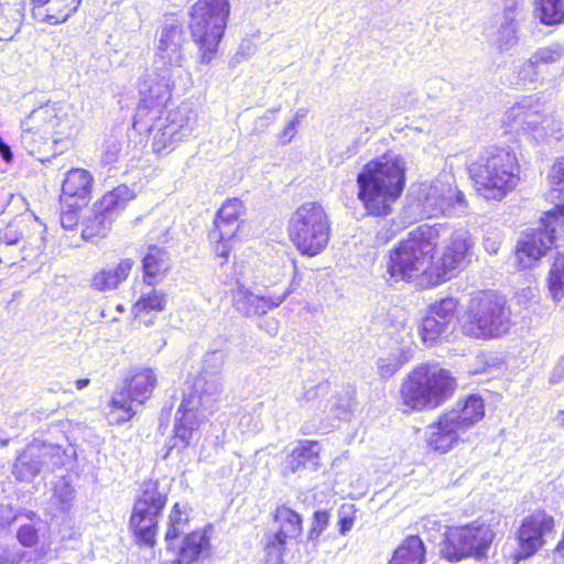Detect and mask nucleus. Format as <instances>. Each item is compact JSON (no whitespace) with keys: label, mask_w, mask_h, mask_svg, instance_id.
<instances>
[{"label":"nucleus","mask_w":564,"mask_h":564,"mask_svg":"<svg viewBox=\"0 0 564 564\" xmlns=\"http://www.w3.org/2000/svg\"><path fill=\"white\" fill-rule=\"evenodd\" d=\"M0 156L7 163H10L13 160V153L11 151V148L6 142L0 148Z\"/></svg>","instance_id":"obj_58"},{"label":"nucleus","mask_w":564,"mask_h":564,"mask_svg":"<svg viewBox=\"0 0 564 564\" xmlns=\"http://www.w3.org/2000/svg\"><path fill=\"white\" fill-rule=\"evenodd\" d=\"M41 445V459L43 462V469L54 471L61 468L65 463V453L59 446L52 444L40 443Z\"/></svg>","instance_id":"obj_43"},{"label":"nucleus","mask_w":564,"mask_h":564,"mask_svg":"<svg viewBox=\"0 0 564 564\" xmlns=\"http://www.w3.org/2000/svg\"><path fill=\"white\" fill-rule=\"evenodd\" d=\"M82 207H63L62 206V212H61V225L63 228L65 229H74L77 224H78V214L77 212Z\"/></svg>","instance_id":"obj_51"},{"label":"nucleus","mask_w":564,"mask_h":564,"mask_svg":"<svg viewBox=\"0 0 564 564\" xmlns=\"http://www.w3.org/2000/svg\"><path fill=\"white\" fill-rule=\"evenodd\" d=\"M19 517V510L14 509L11 505H0V527L6 528L11 525Z\"/></svg>","instance_id":"obj_54"},{"label":"nucleus","mask_w":564,"mask_h":564,"mask_svg":"<svg viewBox=\"0 0 564 564\" xmlns=\"http://www.w3.org/2000/svg\"><path fill=\"white\" fill-rule=\"evenodd\" d=\"M300 123L299 113H295L294 118L288 122L285 128L279 134V141L281 144H288L294 138L297 126Z\"/></svg>","instance_id":"obj_53"},{"label":"nucleus","mask_w":564,"mask_h":564,"mask_svg":"<svg viewBox=\"0 0 564 564\" xmlns=\"http://www.w3.org/2000/svg\"><path fill=\"white\" fill-rule=\"evenodd\" d=\"M415 197L422 216L427 218L468 212V202L451 174L444 173L420 184Z\"/></svg>","instance_id":"obj_12"},{"label":"nucleus","mask_w":564,"mask_h":564,"mask_svg":"<svg viewBox=\"0 0 564 564\" xmlns=\"http://www.w3.org/2000/svg\"><path fill=\"white\" fill-rule=\"evenodd\" d=\"M10 7L9 0H0V13L7 11Z\"/></svg>","instance_id":"obj_63"},{"label":"nucleus","mask_w":564,"mask_h":564,"mask_svg":"<svg viewBox=\"0 0 564 564\" xmlns=\"http://www.w3.org/2000/svg\"><path fill=\"white\" fill-rule=\"evenodd\" d=\"M185 42L183 25L177 21L165 22L159 32L158 52L154 61L155 72L147 74L141 79L156 76L162 69H169L174 83L175 69L184 62L183 44Z\"/></svg>","instance_id":"obj_18"},{"label":"nucleus","mask_w":564,"mask_h":564,"mask_svg":"<svg viewBox=\"0 0 564 564\" xmlns=\"http://www.w3.org/2000/svg\"><path fill=\"white\" fill-rule=\"evenodd\" d=\"M245 206L238 198L227 199L219 208L214 220V228L210 229L208 237L214 246L217 257L224 262L229 257L232 247V239L239 229V217L243 214Z\"/></svg>","instance_id":"obj_19"},{"label":"nucleus","mask_w":564,"mask_h":564,"mask_svg":"<svg viewBox=\"0 0 564 564\" xmlns=\"http://www.w3.org/2000/svg\"><path fill=\"white\" fill-rule=\"evenodd\" d=\"M485 415V403L480 395L470 394L459 400L455 408L440 416L426 432L429 446L442 453L451 451Z\"/></svg>","instance_id":"obj_7"},{"label":"nucleus","mask_w":564,"mask_h":564,"mask_svg":"<svg viewBox=\"0 0 564 564\" xmlns=\"http://www.w3.org/2000/svg\"><path fill=\"white\" fill-rule=\"evenodd\" d=\"M132 265V260L123 259L116 268L104 269L97 272L91 279V286L100 292L117 289L118 285L128 278Z\"/></svg>","instance_id":"obj_29"},{"label":"nucleus","mask_w":564,"mask_h":564,"mask_svg":"<svg viewBox=\"0 0 564 564\" xmlns=\"http://www.w3.org/2000/svg\"><path fill=\"white\" fill-rule=\"evenodd\" d=\"M453 328L446 324V322H442L437 319L435 315L427 314L420 326V335L422 341L425 346L432 347L438 340L446 338Z\"/></svg>","instance_id":"obj_32"},{"label":"nucleus","mask_w":564,"mask_h":564,"mask_svg":"<svg viewBox=\"0 0 564 564\" xmlns=\"http://www.w3.org/2000/svg\"><path fill=\"white\" fill-rule=\"evenodd\" d=\"M535 13L545 25L561 23L564 20V0H536Z\"/></svg>","instance_id":"obj_35"},{"label":"nucleus","mask_w":564,"mask_h":564,"mask_svg":"<svg viewBox=\"0 0 564 564\" xmlns=\"http://www.w3.org/2000/svg\"><path fill=\"white\" fill-rule=\"evenodd\" d=\"M17 538L23 546L31 547L39 540L37 530L32 524H23L19 528Z\"/></svg>","instance_id":"obj_49"},{"label":"nucleus","mask_w":564,"mask_h":564,"mask_svg":"<svg viewBox=\"0 0 564 564\" xmlns=\"http://www.w3.org/2000/svg\"><path fill=\"white\" fill-rule=\"evenodd\" d=\"M230 13L229 0H197L189 11V30L200 51V62L208 64L224 36Z\"/></svg>","instance_id":"obj_9"},{"label":"nucleus","mask_w":564,"mask_h":564,"mask_svg":"<svg viewBox=\"0 0 564 564\" xmlns=\"http://www.w3.org/2000/svg\"><path fill=\"white\" fill-rule=\"evenodd\" d=\"M279 109L268 110L261 118H259L260 122H263L261 126L270 124L276 118V112Z\"/></svg>","instance_id":"obj_59"},{"label":"nucleus","mask_w":564,"mask_h":564,"mask_svg":"<svg viewBox=\"0 0 564 564\" xmlns=\"http://www.w3.org/2000/svg\"><path fill=\"white\" fill-rule=\"evenodd\" d=\"M425 561V547L416 535L406 538L394 551L388 564H423Z\"/></svg>","instance_id":"obj_31"},{"label":"nucleus","mask_w":564,"mask_h":564,"mask_svg":"<svg viewBox=\"0 0 564 564\" xmlns=\"http://www.w3.org/2000/svg\"><path fill=\"white\" fill-rule=\"evenodd\" d=\"M460 327L463 334L471 338H497L509 330L510 312L501 297L481 293L470 299Z\"/></svg>","instance_id":"obj_10"},{"label":"nucleus","mask_w":564,"mask_h":564,"mask_svg":"<svg viewBox=\"0 0 564 564\" xmlns=\"http://www.w3.org/2000/svg\"><path fill=\"white\" fill-rule=\"evenodd\" d=\"M33 18L52 25L65 22L82 0H31Z\"/></svg>","instance_id":"obj_24"},{"label":"nucleus","mask_w":564,"mask_h":564,"mask_svg":"<svg viewBox=\"0 0 564 564\" xmlns=\"http://www.w3.org/2000/svg\"><path fill=\"white\" fill-rule=\"evenodd\" d=\"M563 378H564V360L562 359L557 364V366L554 368L552 377H551V381L553 383H555V382H558L560 380H562Z\"/></svg>","instance_id":"obj_56"},{"label":"nucleus","mask_w":564,"mask_h":564,"mask_svg":"<svg viewBox=\"0 0 564 564\" xmlns=\"http://www.w3.org/2000/svg\"><path fill=\"white\" fill-rule=\"evenodd\" d=\"M288 289L282 294L258 295L249 291L246 286L238 284L232 290V306L246 317L262 316L268 311L280 306L290 295Z\"/></svg>","instance_id":"obj_22"},{"label":"nucleus","mask_w":564,"mask_h":564,"mask_svg":"<svg viewBox=\"0 0 564 564\" xmlns=\"http://www.w3.org/2000/svg\"><path fill=\"white\" fill-rule=\"evenodd\" d=\"M457 388L451 371L436 364H423L413 369L400 389L402 402L409 410L435 409L452 398Z\"/></svg>","instance_id":"obj_6"},{"label":"nucleus","mask_w":564,"mask_h":564,"mask_svg":"<svg viewBox=\"0 0 564 564\" xmlns=\"http://www.w3.org/2000/svg\"><path fill=\"white\" fill-rule=\"evenodd\" d=\"M209 553V539L205 533L192 532L185 536L178 556L182 564H193Z\"/></svg>","instance_id":"obj_30"},{"label":"nucleus","mask_w":564,"mask_h":564,"mask_svg":"<svg viewBox=\"0 0 564 564\" xmlns=\"http://www.w3.org/2000/svg\"><path fill=\"white\" fill-rule=\"evenodd\" d=\"M474 241L470 232L448 224L421 225L388 256L387 272L394 282H410L434 268L432 273L449 280L470 261Z\"/></svg>","instance_id":"obj_1"},{"label":"nucleus","mask_w":564,"mask_h":564,"mask_svg":"<svg viewBox=\"0 0 564 564\" xmlns=\"http://www.w3.org/2000/svg\"><path fill=\"white\" fill-rule=\"evenodd\" d=\"M544 70L539 68L536 63H534L533 58L530 57L528 61L523 62L519 69V77L525 82H536L540 78H544Z\"/></svg>","instance_id":"obj_47"},{"label":"nucleus","mask_w":564,"mask_h":564,"mask_svg":"<svg viewBox=\"0 0 564 564\" xmlns=\"http://www.w3.org/2000/svg\"><path fill=\"white\" fill-rule=\"evenodd\" d=\"M457 305L458 301L456 299L447 296L430 305L427 314L435 315L437 319L446 322L448 326L454 328Z\"/></svg>","instance_id":"obj_40"},{"label":"nucleus","mask_w":564,"mask_h":564,"mask_svg":"<svg viewBox=\"0 0 564 564\" xmlns=\"http://www.w3.org/2000/svg\"><path fill=\"white\" fill-rule=\"evenodd\" d=\"M560 427H564V411L560 410L554 419Z\"/></svg>","instance_id":"obj_61"},{"label":"nucleus","mask_w":564,"mask_h":564,"mask_svg":"<svg viewBox=\"0 0 564 564\" xmlns=\"http://www.w3.org/2000/svg\"><path fill=\"white\" fill-rule=\"evenodd\" d=\"M192 509L187 503L176 502L170 513L169 528L165 533V540L171 541L178 538L186 529Z\"/></svg>","instance_id":"obj_34"},{"label":"nucleus","mask_w":564,"mask_h":564,"mask_svg":"<svg viewBox=\"0 0 564 564\" xmlns=\"http://www.w3.org/2000/svg\"><path fill=\"white\" fill-rule=\"evenodd\" d=\"M75 498L74 488L64 479L58 480L54 486L53 503H55L61 511H68Z\"/></svg>","instance_id":"obj_44"},{"label":"nucleus","mask_w":564,"mask_h":564,"mask_svg":"<svg viewBox=\"0 0 564 564\" xmlns=\"http://www.w3.org/2000/svg\"><path fill=\"white\" fill-rule=\"evenodd\" d=\"M166 503V492L158 481L142 485V494L137 499L130 518V525L140 542L152 546L155 543L158 516Z\"/></svg>","instance_id":"obj_14"},{"label":"nucleus","mask_w":564,"mask_h":564,"mask_svg":"<svg viewBox=\"0 0 564 564\" xmlns=\"http://www.w3.org/2000/svg\"><path fill=\"white\" fill-rule=\"evenodd\" d=\"M533 138L538 142H560L564 139L562 122L551 112L544 119L543 124L539 127Z\"/></svg>","instance_id":"obj_37"},{"label":"nucleus","mask_w":564,"mask_h":564,"mask_svg":"<svg viewBox=\"0 0 564 564\" xmlns=\"http://www.w3.org/2000/svg\"><path fill=\"white\" fill-rule=\"evenodd\" d=\"M405 184V160L387 152L368 162L357 176L358 199L368 215L387 216L400 197Z\"/></svg>","instance_id":"obj_4"},{"label":"nucleus","mask_w":564,"mask_h":564,"mask_svg":"<svg viewBox=\"0 0 564 564\" xmlns=\"http://www.w3.org/2000/svg\"><path fill=\"white\" fill-rule=\"evenodd\" d=\"M321 445L317 441L303 440L286 456V468L291 473H296L301 468L310 467L317 469L319 467Z\"/></svg>","instance_id":"obj_26"},{"label":"nucleus","mask_w":564,"mask_h":564,"mask_svg":"<svg viewBox=\"0 0 564 564\" xmlns=\"http://www.w3.org/2000/svg\"><path fill=\"white\" fill-rule=\"evenodd\" d=\"M90 380L89 379H78L76 382H75V387L77 390H83L85 389L86 387H88Z\"/></svg>","instance_id":"obj_60"},{"label":"nucleus","mask_w":564,"mask_h":564,"mask_svg":"<svg viewBox=\"0 0 564 564\" xmlns=\"http://www.w3.org/2000/svg\"><path fill=\"white\" fill-rule=\"evenodd\" d=\"M378 369L382 378L392 377L402 366L400 359L394 355L378 359Z\"/></svg>","instance_id":"obj_48"},{"label":"nucleus","mask_w":564,"mask_h":564,"mask_svg":"<svg viewBox=\"0 0 564 564\" xmlns=\"http://www.w3.org/2000/svg\"><path fill=\"white\" fill-rule=\"evenodd\" d=\"M502 1V18H513V20H521V13L523 9L524 1L521 0H511V1Z\"/></svg>","instance_id":"obj_52"},{"label":"nucleus","mask_w":564,"mask_h":564,"mask_svg":"<svg viewBox=\"0 0 564 564\" xmlns=\"http://www.w3.org/2000/svg\"><path fill=\"white\" fill-rule=\"evenodd\" d=\"M20 516H24V517H26L30 520H33V519L37 518L36 513L34 511H31V510L19 511V517Z\"/></svg>","instance_id":"obj_62"},{"label":"nucleus","mask_w":564,"mask_h":564,"mask_svg":"<svg viewBox=\"0 0 564 564\" xmlns=\"http://www.w3.org/2000/svg\"><path fill=\"white\" fill-rule=\"evenodd\" d=\"M22 147L34 154L48 142L58 143L72 130L70 118L59 102L47 101L33 109L20 123Z\"/></svg>","instance_id":"obj_8"},{"label":"nucleus","mask_w":564,"mask_h":564,"mask_svg":"<svg viewBox=\"0 0 564 564\" xmlns=\"http://www.w3.org/2000/svg\"><path fill=\"white\" fill-rule=\"evenodd\" d=\"M553 517L538 510L525 517L518 530V560H525L535 554L545 543V538L553 532Z\"/></svg>","instance_id":"obj_20"},{"label":"nucleus","mask_w":564,"mask_h":564,"mask_svg":"<svg viewBox=\"0 0 564 564\" xmlns=\"http://www.w3.org/2000/svg\"><path fill=\"white\" fill-rule=\"evenodd\" d=\"M144 281L153 285L161 280L171 268V260L164 248L149 246L142 259Z\"/></svg>","instance_id":"obj_27"},{"label":"nucleus","mask_w":564,"mask_h":564,"mask_svg":"<svg viewBox=\"0 0 564 564\" xmlns=\"http://www.w3.org/2000/svg\"><path fill=\"white\" fill-rule=\"evenodd\" d=\"M162 564H182V562H181V557L177 555L174 560L165 561Z\"/></svg>","instance_id":"obj_64"},{"label":"nucleus","mask_w":564,"mask_h":564,"mask_svg":"<svg viewBox=\"0 0 564 564\" xmlns=\"http://www.w3.org/2000/svg\"><path fill=\"white\" fill-rule=\"evenodd\" d=\"M22 23V15L18 9L8 8L0 13V42L10 41L19 32Z\"/></svg>","instance_id":"obj_39"},{"label":"nucleus","mask_w":564,"mask_h":564,"mask_svg":"<svg viewBox=\"0 0 564 564\" xmlns=\"http://www.w3.org/2000/svg\"><path fill=\"white\" fill-rule=\"evenodd\" d=\"M26 241L24 239V226L10 224L0 237V262L13 265L19 259L26 260Z\"/></svg>","instance_id":"obj_25"},{"label":"nucleus","mask_w":564,"mask_h":564,"mask_svg":"<svg viewBox=\"0 0 564 564\" xmlns=\"http://www.w3.org/2000/svg\"><path fill=\"white\" fill-rule=\"evenodd\" d=\"M520 21L521 20H513V18H502L494 39V45L497 50L507 52L518 45Z\"/></svg>","instance_id":"obj_33"},{"label":"nucleus","mask_w":564,"mask_h":564,"mask_svg":"<svg viewBox=\"0 0 564 564\" xmlns=\"http://www.w3.org/2000/svg\"><path fill=\"white\" fill-rule=\"evenodd\" d=\"M91 183L93 177L86 170H70L62 185L61 206H85L91 192Z\"/></svg>","instance_id":"obj_23"},{"label":"nucleus","mask_w":564,"mask_h":564,"mask_svg":"<svg viewBox=\"0 0 564 564\" xmlns=\"http://www.w3.org/2000/svg\"><path fill=\"white\" fill-rule=\"evenodd\" d=\"M338 516L339 532L341 535H346L351 530L355 522L352 506H343L338 512Z\"/></svg>","instance_id":"obj_50"},{"label":"nucleus","mask_w":564,"mask_h":564,"mask_svg":"<svg viewBox=\"0 0 564 564\" xmlns=\"http://www.w3.org/2000/svg\"><path fill=\"white\" fill-rule=\"evenodd\" d=\"M134 196V192L127 185H119L105 194L100 202L95 205L93 215L88 216L83 223V239L95 241L105 238L119 213Z\"/></svg>","instance_id":"obj_16"},{"label":"nucleus","mask_w":564,"mask_h":564,"mask_svg":"<svg viewBox=\"0 0 564 564\" xmlns=\"http://www.w3.org/2000/svg\"><path fill=\"white\" fill-rule=\"evenodd\" d=\"M549 112L546 102L540 97L525 96L508 108L502 123L511 129L523 130L533 137Z\"/></svg>","instance_id":"obj_21"},{"label":"nucleus","mask_w":564,"mask_h":564,"mask_svg":"<svg viewBox=\"0 0 564 564\" xmlns=\"http://www.w3.org/2000/svg\"><path fill=\"white\" fill-rule=\"evenodd\" d=\"M156 386V375L150 368L137 371L129 380L128 389L113 393L110 401L108 421L111 424H122L135 413L132 402L142 404L148 400Z\"/></svg>","instance_id":"obj_17"},{"label":"nucleus","mask_w":564,"mask_h":564,"mask_svg":"<svg viewBox=\"0 0 564 564\" xmlns=\"http://www.w3.org/2000/svg\"><path fill=\"white\" fill-rule=\"evenodd\" d=\"M15 556L8 549H0V564H14Z\"/></svg>","instance_id":"obj_57"},{"label":"nucleus","mask_w":564,"mask_h":564,"mask_svg":"<svg viewBox=\"0 0 564 564\" xmlns=\"http://www.w3.org/2000/svg\"><path fill=\"white\" fill-rule=\"evenodd\" d=\"M564 56V47L558 43H553L549 46L538 48L533 54L532 58L539 68L547 72L549 66L558 63Z\"/></svg>","instance_id":"obj_38"},{"label":"nucleus","mask_w":564,"mask_h":564,"mask_svg":"<svg viewBox=\"0 0 564 564\" xmlns=\"http://www.w3.org/2000/svg\"><path fill=\"white\" fill-rule=\"evenodd\" d=\"M225 352L213 350L205 354L202 371L193 384L183 392V399L175 414L174 436L169 443L167 454L174 449L182 453L198 434L200 424L213 414L223 392L221 369Z\"/></svg>","instance_id":"obj_3"},{"label":"nucleus","mask_w":564,"mask_h":564,"mask_svg":"<svg viewBox=\"0 0 564 564\" xmlns=\"http://www.w3.org/2000/svg\"><path fill=\"white\" fill-rule=\"evenodd\" d=\"M303 532L302 517L286 506L275 509L272 525L263 536L264 564H282L286 545Z\"/></svg>","instance_id":"obj_15"},{"label":"nucleus","mask_w":564,"mask_h":564,"mask_svg":"<svg viewBox=\"0 0 564 564\" xmlns=\"http://www.w3.org/2000/svg\"><path fill=\"white\" fill-rule=\"evenodd\" d=\"M41 470H43L41 445L32 443L18 457L13 466V475L21 481H30Z\"/></svg>","instance_id":"obj_28"},{"label":"nucleus","mask_w":564,"mask_h":564,"mask_svg":"<svg viewBox=\"0 0 564 564\" xmlns=\"http://www.w3.org/2000/svg\"><path fill=\"white\" fill-rule=\"evenodd\" d=\"M122 153V143L117 138H109L105 141L101 152V162L105 165L116 163Z\"/></svg>","instance_id":"obj_45"},{"label":"nucleus","mask_w":564,"mask_h":564,"mask_svg":"<svg viewBox=\"0 0 564 564\" xmlns=\"http://www.w3.org/2000/svg\"><path fill=\"white\" fill-rule=\"evenodd\" d=\"M329 234L330 224L319 204H303L290 219V239L302 254L314 257L321 253L328 245Z\"/></svg>","instance_id":"obj_11"},{"label":"nucleus","mask_w":564,"mask_h":564,"mask_svg":"<svg viewBox=\"0 0 564 564\" xmlns=\"http://www.w3.org/2000/svg\"><path fill=\"white\" fill-rule=\"evenodd\" d=\"M354 402V391L345 390L330 398L328 402L329 413L338 420H347L350 415Z\"/></svg>","instance_id":"obj_41"},{"label":"nucleus","mask_w":564,"mask_h":564,"mask_svg":"<svg viewBox=\"0 0 564 564\" xmlns=\"http://www.w3.org/2000/svg\"><path fill=\"white\" fill-rule=\"evenodd\" d=\"M259 327L265 330L270 336H275L279 330V322L274 318L265 319L259 324Z\"/></svg>","instance_id":"obj_55"},{"label":"nucleus","mask_w":564,"mask_h":564,"mask_svg":"<svg viewBox=\"0 0 564 564\" xmlns=\"http://www.w3.org/2000/svg\"><path fill=\"white\" fill-rule=\"evenodd\" d=\"M173 86L169 69L139 83L140 100L132 127L140 134H153L152 149L158 154L173 151L180 142L192 137L197 127L198 115L189 102L166 111Z\"/></svg>","instance_id":"obj_2"},{"label":"nucleus","mask_w":564,"mask_h":564,"mask_svg":"<svg viewBox=\"0 0 564 564\" xmlns=\"http://www.w3.org/2000/svg\"><path fill=\"white\" fill-rule=\"evenodd\" d=\"M329 521V513L324 510L314 512L312 527L308 531L307 538L311 541H315L327 528Z\"/></svg>","instance_id":"obj_46"},{"label":"nucleus","mask_w":564,"mask_h":564,"mask_svg":"<svg viewBox=\"0 0 564 564\" xmlns=\"http://www.w3.org/2000/svg\"><path fill=\"white\" fill-rule=\"evenodd\" d=\"M166 306V295L165 293L158 291V290H151L149 293H144L140 296V299L137 301L134 307L138 310V312H162L165 310Z\"/></svg>","instance_id":"obj_42"},{"label":"nucleus","mask_w":564,"mask_h":564,"mask_svg":"<svg viewBox=\"0 0 564 564\" xmlns=\"http://www.w3.org/2000/svg\"><path fill=\"white\" fill-rule=\"evenodd\" d=\"M478 195L487 200H501L520 180V164L510 147H489L468 167Z\"/></svg>","instance_id":"obj_5"},{"label":"nucleus","mask_w":564,"mask_h":564,"mask_svg":"<svg viewBox=\"0 0 564 564\" xmlns=\"http://www.w3.org/2000/svg\"><path fill=\"white\" fill-rule=\"evenodd\" d=\"M547 289L554 302L564 299V254H558L550 269Z\"/></svg>","instance_id":"obj_36"},{"label":"nucleus","mask_w":564,"mask_h":564,"mask_svg":"<svg viewBox=\"0 0 564 564\" xmlns=\"http://www.w3.org/2000/svg\"><path fill=\"white\" fill-rule=\"evenodd\" d=\"M495 538L488 524L471 523L452 528L445 535L441 550L443 557L457 562L465 557H485Z\"/></svg>","instance_id":"obj_13"}]
</instances>
